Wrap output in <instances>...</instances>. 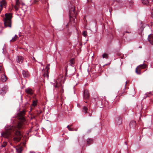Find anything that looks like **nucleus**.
<instances>
[{"label":"nucleus","instance_id":"58836bf2","mask_svg":"<svg viewBox=\"0 0 153 153\" xmlns=\"http://www.w3.org/2000/svg\"><path fill=\"white\" fill-rule=\"evenodd\" d=\"M139 48H142V47L141 46H140V47H139Z\"/></svg>","mask_w":153,"mask_h":153},{"label":"nucleus","instance_id":"9d476101","mask_svg":"<svg viewBox=\"0 0 153 153\" xmlns=\"http://www.w3.org/2000/svg\"><path fill=\"white\" fill-rule=\"evenodd\" d=\"M148 39L150 43L153 45V34H149L148 36Z\"/></svg>","mask_w":153,"mask_h":153},{"label":"nucleus","instance_id":"e433bc0d","mask_svg":"<svg viewBox=\"0 0 153 153\" xmlns=\"http://www.w3.org/2000/svg\"><path fill=\"white\" fill-rule=\"evenodd\" d=\"M74 130H75V131H77V129H74Z\"/></svg>","mask_w":153,"mask_h":153},{"label":"nucleus","instance_id":"6e6552de","mask_svg":"<svg viewBox=\"0 0 153 153\" xmlns=\"http://www.w3.org/2000/svg\"><path fill=\"white\" fill-rule=\"evenodd\" d=\"M89 94L88 91L87 90H85L84 92L83 97L84 99H88L89 98Z\"/></svg>","mask_w":153,"mask_h":153},{"label":"nucleus","instance_id":"4c0bfd02","mask_svg":"<svg viewBox=\"0 0 153 153\" xmlns=\"http://www.w3.org/2000/svg\"><path fill=\"white\" fill-rule=\"evenodd\" d=\"M72 125H70L69 126H70V127H71V126H72Z\"/></svg>","mask_w":153,"mask_h":153},{"label":"nucleus","instance_id":"f03ea898","mask_svg":"<svg viewBox=\"0 0 153 153\" xmlns=\"http://www.w3.org/2000/svg\"><path fill=\"white\" fill-rule=\"evenodd\" d=\"M5 18L4 19V23L5 27H11V19L12 16L11 14L6 13Z\"/></svg>","mask_w":153,"mask_h":153},{"label":"nucleus","instance_id":"a211bd4d","mask_svg":"<svg viewBox=\"0 0 153 153\" xmlns=\"http://www.w3.org/2000/svg\"><path fill=\"white\" fill-rule=\"evenodd\" d=\"M22 74L25 77H27L29 76L28 72L27 71H23L22 72Z\"/></svg>","mask_w":153,"mask_h":153},{"label":"nucleus","instance_id":"20e7f679","mask_svg":"<svg viewBox=\"0 0 153 153\" xmlns=\"http://www.w3.org/2000/svg\"><path fill=\"white\" fill-rule=\"evenodd\" d=\"M146 67V65L145 64H143L140 65L136 68L135 70L136 72L138 74H140L141 73L140 69H145Z\"/></svg>","mask_w":153,"mask_h":153},{"label":"nucleus","instance_id":"f704fd0d","mask_svg":"<svg viewBox=\"0 0 153 153\" xmlns=\"http://www.w3.org/2000/svg\"><path fill=\"white\" fill-rule=\"evenodd\" d=\"M140 29H141V30H143V28L142 27L140 28Z\"/></svg>","mask_w":153,"mask_h":153},{"label":"nucleus","instance_id":"4468645a","mask_svg":"<svg viewBox=\"0 0 153 153\" xmlns=\"http://www.w3.org/2000/svg\"><path fill=\"white\" fill-rule=\"evenodd\" d=\"M88 109L86 106H84L83 107L82 110V111L85 114H86L88 113Z\"/></svg>","mask_w":153,"mask_h":153},{"label":"nucleus","instance_id":"0eeeda50","mask_svg":"<svg viewBox=\"0 0 153 153\" xmlns=\"http://www.w3.org/2000/svg\"><path fill=\"white\" fill-rule=\"evenodd\" d=\"M7 89V86H4V87L2 89L0 90V93L1 95L2 96L4 95L5 94Z\"/></svg>","mask_w":153,"mask_h":153},{"label":"nucleus","instance_id":"c03bdc74","mask_svg":"<svg viewBox=\"0 0 153 153\" xmlns=\"http://www.w3.org/2000/svg\"><path fill=\"white\" fill-rule=\"evenodd\" d=\"M21 8H23V7H21Z\"/></svg>","mask_w":153,"mask_h":153},{"label":"nucleus","instance_id":"6ab92c4d","mask_svg":"<svg viewBox=\"0 0 153 153\" xmlns=\"http://www.w3.org/2000/svg\"><path fill=\"white\" fill-rule=\"evenodd\" d=\"M0 6L1 7H3V6H5L6 5V3L5 0H3L0 2Z\"/></svg>","mask_w":153,"mask_h":153},{"label":"nucleus","instance_id":"f3484780","mask_svg":"<svg viewBox=\"0 0 153 153\" xmlns=\"http://www.w3.org/2000/svg\"><path fill=\"white\" fill-rule=\"evenodd\" d=\"M18 39L19 37H18V36L16 35H15L13 37L11 40L10 41V42H14L15 41L18 40Z\"/></svg>","mask_w":153,"mask_h":153},{"label":"nucleus","instance_id":"79ce46f5","mask_svg":"<svg viewBox=\"0 0 153 153\" xmlns=\"http://www.w3.org/2000/svg\"><path fill=\"white\" fill-rule=\"evenodd\" d=\"M66 71H67V68H66Z\"/></svg>","mask_w":153,"mask_h":153},{"label":"nucleus","instance_id":"473e14b6","mask_svg":"<svg viewBox=\"0 0 153 153\" xmlns=\"http://www.w3.org/2000/svg\"><path fill=\"white\" fill-rule=\"evenodd\" d=\"M131 31H125L124 32V33H131Z\"/></svg>","mask_w":153,"mask_h":153},{"label":"nucleus","instance_id":"412c9836","mask_svg":"<svg viewBox=\"0 0 153 153\" xmlns=\"http://www.w3.org/2000/svg\"><path fill=\"white\" fill-rule=\"evenodd\" d=\"M87 144L89 145L91 144L93 142L92 139L91 138H88L87 139Z\"/></svg>","mask_w":153,"mask_h":153},{"label":"nucleus","instance_id":"c9c22d12","mask_svg":"<svg viewBox=\"0 0 153 153\" xmlns=\"http://www.w3.org/2000/svg\"><path fill=\"white\" fill-rule=\"evenodd\" d=\"M152 16L153 17V12L152 13Z\"/></svg>","mask_w":153,"mask_h":153},{"label":"nucleus","instance_id":"a878e982","mask_svg":"<svg viewBox=\"0 0 153 153\" xmlns=\"http://www.w3.org/2000/svg\"><path fill=\"white\" fill-rule=\"evenodd\" d=\"M82 35L84 37H86L87 35V32L86 31H85L82 33Z\"/></svg>","mask_w":153,"mask_h":153},{"label":"nucleus","instance_id":"7c9ffc66","mask_svg":"<svg viewBox=\"0 0 153 153\" xmlns=\"http://www.w3.org/2000/svg\"><path fill=\"white\" fill-rule=\"evenodd\" d=\"M129 5L131 6L133 4L134 2L133 1H132V0H131V1H129Z\"/></svg>","mask_w":153,"mask_h":153},{"label":"nucleus","instance_id":"5701e85b","mask_svg":"<svg viewBox=\"0 0 153 153\" xmlns=\"http://www.w3.org/2000/svg\"><path fill=\"white\" fill-rule=\"evenodd\" d=\"M102 56L103 58L108 59V54L106 53H103L102 55Z\"/></svg>","mask_w":153,"mask_h":153},{"label":"nucleus","instance_id":"423d86ee","mask_svg":"<svg viewBox=\"0 0 153 153\" xmlns=\"http://www.w3.org/2000/svg\"><path fill=\"white\" fill-rule=\"evenodd\" d=\"M116 125L119 126L121 124L122 122V119L121 117H120L117 118L115 120Z\"/></svg>","mask_w":153,"mask_h":153},{"label":"nucleus","instance_id":"b1692460","mask_svg":"<svg viewBox=\"0 0 153 153\" xmlns=\"http://www.w3.org/2000/svg\"><path fill=\"white\" fill-rule=\"evenodd\" d=\"M7 143L6 142H4L2 144H1V147H5L6 145H7Z\"/></svg>","mask_w":153,"mask_h":153},{"label":"nucleus","instance_id":"39448f33","mask_svg":"<svg viewBox=\"0 0 153 153\" xmlns=\"http://www.w3.org/2000/svg\"><path fill=\"white\" fill-rule=\"evenodd\" d=\"M50 64H48L46 66L45 69V72L43 74V76L44 77L46 78L47 79L48 78V70L49 69Z\"/></svg>","mask_w":153,"mask_h":153},{"label":"nucleus","instance_id":"9b49d317","mask_svg":"<svg viewBox=\"0 0 153 153\" xmlns=\"http://www.w3.org/2000/svg\"><path fill=\"white\" fill-rule=\"evenodd\" d=\"M25 92L28 94L30 95H32L33 93V90L30 88H27L25 90Z\"/></svg>","mask_w":153,"mask_h":153},{"label":"nucleus","instance_id":"7ed1b4c3","mask_svg":"<svg viewBox=\"0 0 153 153\" xmlns=\"http://www.w3.org/2000/svg\"><path fill=\"white\" fill-rule=\"evenodd\" d=\"M62 80V76H61L60 77H58L56 79V81H55L54 83H52L54 87L55 88H59L60 86H61V93H63V89L62 88V85L61 83V82Z\"/></svg>","mask_w":153,"mask_h":153},{"label":"nucleus","instance_id":"72a5a7b5","mask_svg":"<svg viewBox=\"0 0 153 153\" xmlns=\"http://www.w3.org/2000/svg\"><path fill=\"white\" fill-rule=\"evenodd\" d=\"M2 9V7H1V8H0V13H1V11Z\"/></svg>","mask_w":153,"mask_h":153},{"label":"nucleus","instance_id":"aec40b11","mask_svg":"<svg viewBox=\"0 0 153 153\" xmlns=\"http://www.w3.org/2000/svg\"><path fill=\"white\" fill-rule=\"evenodd\" d=\"M25 112L23 111H20L19 113H18V115L19 116L20 118H22L23 117V115L25 114Z\"/></svg>","mask_w":153,"mask_h":153},{"label":"nucleus","instance_id":"393cba45","mask_svg":"<svg viewBox=\"0 0 153 153\" xmlns=\"http://www.w3.org/2000/svg\"><path fill=\"white\" fill-rule=\"evenodd\" d=\"M16 151L18 153H21V152L22 151V148L21 147L19 148L18 149L16 148Z\"/></svg>","mask_w":153,"mask_h":153},{"label":"nucleus","instance_id":"2f4dec72","mask_svg":"<svg viewBox=\"0 0 153 153\" xmlns=\"http://www.w3.org/2000/svg\"><path fill=\"white\" fill-rule=\"evenodd\" d=\"M21 4L22 7L25 6V7H26V6H25V4L24 3L22 2L21 3Z\"/></svg>","mask_w":153,"mask_h":153},{"label":"nucleus","instance_id":"2eb2a0df","mask_svg":"<svg viewBox=\"0 0 153 153\" xmlns=\"http://www.w3.org/2000/svg\"><path fill=\"white\" fill-rule=\"evenodd\" d=\"M75 8H71L70 10V17H73V15L75 13Z\"/></svg>","mask_w":153,"mask_h":153},{"label":"nucleus","instance_id":"ea45409f","mask_svg":"<svg viewBox=\"0 0 153 153\" xmlns=\"http://www.w3.org/2000/svg\"><path fill=\"white\" fill-rule=\"evenodd\" d=\"M89 116L91 117V115H89Z\"/></svg>","mask_w":153,"mask_h":153},{"label":"nucleus","instance_id":"c85d7f7f","mask_svg":"<svg viewBox=\"0 0 153 153\" xmlns=\"http://www.w3.org/2000/svg\"><path fill=\"white\" fill-rule=\"evenodd\" d=\"M105 107H108V102L107 101H105Z\"/></svg>","mask_w":153,"mask_h":153},{"label":"nucleus","instance_id":"f8f14e48","mask_svg":"<svg viewBox=\"0 0 153 153\" xmlns=\"http://www.w3.org/2000/svg\"><path fill=\"white\" fill-rule=\"evenodd\" d=\"M136 123L135 121H132L130 123V127L131 128H134L136 126Z\"/></svg>","mask_w":153,"mask_h":153},{"label":"nucleus","instance_id":"bb28decb","mask_svg":"<svg viewBox=\"0 0 153 153\" xmlns=\"http://www.w3.org/2000/svg\"><path fill=\"white\" fill-rule=\"evenodd\" d=\"M71 127L69 126V125L67 126V128L70 131H73L74 129L73 128H71Z\"/></svg>","mask_w":153,"mask_h":153},{"label":"nucleus","instance_id":"37998d69","mask_svg":"<svg viewBox=\"0 0 153 153\" xmlns=\"http://www.w3.org/2000/svg\"><path fill=\"white\" fill-rule=\"evenodd\" d=\"M22 10H24V9H22Z\"/></svg>","mask_w":153,"mask_h":153},{"label":"nucleus","instance_id":"ddd939ff","mask_svg":"<svg viewBox=\"0 0 153 153\" xmlns=\"http://www.w3.org/2000/svg\"><path fill=\"white\" fill-rule=\"evenodd\" d=\"M23 59L24 58L23 57L21 56H19L17 57V62L19 63H21L22 62Z\"/></svg>","mask_w":153,"mask_h":153},{"label":"nucleus","instance_id":"4be33fe9","mask_svg":"<svg viewBox=\"0 0 153 153\" xmlns=\"http://www.w3.org/2000/svg\"><path fill=\"white\" fill-rule=\"evenodd\" d=\"M142 2L143 4L146 5L149 3V0H142Z\"/></svg>","mask_w":153,"mask_h":153},{"label":"nucleus","instance_id":"a19ab883","mask_svg":"<svg viewBox=\"0 0 153 153\" xmlns=\"http://www.w3.org/2000/svg\"><path fill=\"white\" fill-rule=\"evenodd\" d=\"M87 101H86L85 102V103H87Z\"/></svg>","mask_w":153,"mask_h":153},{"label":"nucleus","instance_id":"1a4fd4ad","mask_svg":"<svg viewBox=\"0 0 153 153\" xmlns=\"http://www.w3.org/2000/svg\"><path fill=\"white\" fill-rule=\"evenodd\" d=\"M20 4V2L19 1V0H16V4L14 6V8L16 11H17L19 9Z\"/></svg>","mask_w":153,"mask_h":153},{"label":"nucleus","instance_id":"f257e3e1","mask_svg":"<svg viewBox=\"0 0 153 153\" xmlns=\"http://www.w3.org/2000/svg\"><path fill=\"white\" fill-rule=\"evenodd\" d=\"M11 123L12 124L7 125L5 126V131L1 132V137L8 138L11 136V133L13 132L16 136V137L13 138L14 140L19 141L21 134L18 129L22 128V124L21 123H18L16 120V118L14 117L11 119Z\"/></svg>","mask_w":153,"mask_h":153},{"label":"nucleus","instance_id":"dca6fc26","mask_svg":"<svg viewBox=\"0 0 153 153\" xmlns=\"http://www.w3.org/2000/svg\"><path fill=\"white\" fill-rule=\"evenodd\" d=\"M7 79V78L6 76V75H1V81L2 82H4L6 81Z\"/></svg>","mask_w":153,"mask_h":153},{"label":"nucleus","instance_id":"c756f323","mask_svg":"<svg viewBox=\"0 0 153 153\" xmlns=\"http://www.w3.org/2000/svg\"><path fill=\"white\" fill-rule=\"evenodd\" d=\"M32 105L35 106L36 105V102L35 101H33V103L32 104Z\"/></svg>","mask_w":153,"mask_h":153},{"label":"nucleus","instance_id":"cd10ccee","mask_svg":"<svg viewBox=\"0 0 153 153\" xmlns=\"http://www.w3.org/2000/svg\"><path fill=\"white\" fill-rule=\"evenodd\" d=\"M70 62L71 63V65L72 66H73L72 65H73L74 64V59H71L70 60Z\"/></svg>","mask_w":153,"mask_h":153}]
</instances>
